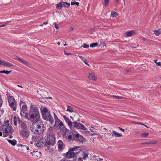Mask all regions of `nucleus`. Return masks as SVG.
Here are the masks:
<instances>
[{
  "label": "nucleus",
  "instance_id": "f257e3e1",
  "mask_svg": "<svg viewBox=\"0 0 161 161\" xmlns=\"http://www.w3.org/2000/svg\"><path fill=\"white\" fill-rule=\"evenodd\" d=\"M45 137L44 146L46 147L45 150L47 151L50 152L51 150L50 147V145L53 146L55 144V138L53 127H49Z\"/></svg>",
  "mask_w": 161,
  "mask_h": 161
},
{
  "label": "nucleus",
  "instance_id": "f03ea898",
  "mask_svg": "<svg viewBox=\"0 0 161 161\" xmlns=\"http://www.w3.org/2000/svg\"><path fill=\"white\" fill-rule=\"evenodd\" d=\"M44 125L41 121L33 122L31 127V131L34 134L39 135L44 131Z\"/></svg>",
  "mask_w": 161,
  "mask_h": 161
},
{
  "label": "nucleus",
  "instance_id": "7ed1b4c3",
  "mask_svg": "<svg viewBox=\"0 0 161 161\" xmlns=\"http://www.w3.org/2000/svg\"><path fill=\"white\" fill-rule=\"evenodd\" d=\"M41 113L44 119L47 121H49L52 125L54 123V119L50 114V111L48 112V109L46 107H43L42 106L41 108Z\"/></svg>",
  "mask_w": 161,
  "mask_h": 161
},
{
  "label": "nucleus",
  "instance_id": "20e7f679",
  "mask_svg": "<svg viewBox=\"0 0 161 161\" xmlns=\"http://www.w3.org/2000/svg\"><path fill=\"white\" fill-rule=\"evenodd\" d=\"M31 121L37 122L40 120V114L38 110L35 108L32 107L30 110L29 114Z\"/></svg>",
  "mask_w": 161,
  "mask_h": 161
},
{
  "label": "nucleus",
  "instance_id": "39448f33",
  "mask_svg": "<svg viewBox=\"0 0 161 161\" xmlns=\"http://www.w3.org/2000/svg\"><path fill=\"white\" fill-rule=\"evenodd\" d=\"M54 117L55 120V123L53 128L56 130H60L63 132L66 131V129L64 127L63 122L59 119L56 114L53 112Z\"/></svg>",
  "mask_w": 161,
  "mask_h": 161
},
{
  "label": "nucleus",
  "instance_id": "423d86ee",
  "mask_svg": "<svg viewBox=\"0 0 161 161\" xmlns=\"http://www.w3.org/2000/svg\"><path fill=\"white\" fill-rule=\"evenodd\" d=\"M12 127L11 126L4 125L1 127L0 130L3 133V136L6 137L7 135H9L13 132L12 130Z\"/></svg>",
  "mask_w": 161,
  "mask_h": 161
},
{
  "label": "nucleus",
  "instance_id": "0eeeda50",
  "mask_svg": "<svg viewBox=\"0 0 161 161\" xmlns=\"http://www.w3.org/2000/svg\"><path fill=\"white\" fill-rule=\"evenodd\" d=\"M9 105L14 111L16 110L17 104L14 97L13 96L10 97L8 99Z\"/></svg>",
  "mask_w": 161,
  "mask_h": 161
},
{
  "label": "nucleus",
  "instance_id": "6e6552de",
  "mask_svg": "<svg viewBox=\"0 0 161 161\" xmlns=\"http://www.w3.org/2000/svg\"><path fill=\"white\" fill-rule=\"evenodd\" d=\"M65 157L66 158L68 159L74 158L75 157L76 158V156L71 149V148H69L68 152L65 153Z\"/></svg>",
  "mask_w": 161,
  "mask_h": 161
},
{
  "label": "nucleus",
  "instance_id": "1a4fd4ad",
  "mask_svg": "<svg viewBox=\"0 0 161 161\" xmlns=\"http://www.w3.org/2000/svg\"><path fill=\"white\" fill-rule=\"evenodd\" d=\"M72 123L73 124L74 127L78 129L83 130H87L83 125L80 123L73 122Z\"/></svg>",
  "mask_w": 161,
  "mask_h": 161
},
{
  "label": "nucleus",
  "instance_id": "9d476101",
  "mask_svg": "<svg viewBox=\"0 0 161 161\" xmlns=\"http://www.w3.org/2000/svg\"><path fill=\"white\" fill-rule=\"evenodd\" d=\"M19 134L20 136L25 139H28L30 135L29 131L28 129L23 131L20 130Z\"/></svg>",
  "mask_w": 161,
  "mask_h": 161
},
{
  "label": "nucleus",
  "instance_id": "9b49d317",
  "mask_svg": "<svg viewBox=\"0 0 161 161\" xmlns=\"http://www.w3.org/2000/svg\"><path fill=\"white\" fill-rule=\"evenodd\" d=\"M74 140L76 141H78L80 142H82L84 140L83 137L81 135H79L78 132H75L74 134Z\"/></svg>",
  "mask_w": 161,
  "mask_h": 161
},
{
  "label": "nucleus",
  "instance_id": "f8f14e48",
  "mask_svg": "<svg viewBox=\"0 0 161 161\" xmlns=\"http://www.w3.org/2000/svg\"><path fill=\"white\" fill-rule=\"evenodd\" d=\"M88 78L91 80L96 81L97 80V77L94 73L93 72L89 73L88 74Z\"/></svg>",
  "mask_w": 161,
  "mask_h": 161
},
{
  "label": "nucleus",
  "instance_id": "ddd939ff",
  "mask_svg": "<svg viewBox=\"0 0 161 161\" xmlns=\"http://www.w3.org/2000/svg\"><path fill=\"white\" fill-rule=\"evenodd\" d=\"M57 145L58 146V151H62L64 146V145L63 142L61 140H58Z\"/></svg>",
  "mask_w": 161,
  "mask_h": 161
},
{
  "label": "nucleus",
  "instance_id": "4468645a",
  "mask_svg": "<svg viewBox=\"0 0 161 161\" xmlns=\"http://www.w3.org/2000/svg\"><path fill=\"white\" fill-rule=\"evenodd\" d=\"M80 147H75L73 148H71V149L72 151L74 153L75 156L77 155L81 151L80 149H79Z\"/></svg>",
  "mask_w": 161,
  "mask_h": 161
},
{
  "label": "nucleus",
  "instance_id": "2eb2a0df",
  "mask_svg": "<svg viewBox=\"0 0 161 161\" xmlns=\"http://www.w3.org/2000/svg\"><path fill=\"white\" fill-rule=\"evenodd\" d=\"M136 34L135 30H132L130 31H127L125 33V35L126 37H129L134 35Z\"/></svg>",
  "mask_w": 161,
  "mask_h": 161
},
{
  "label": "nucleus",
  "instance_id": "dca6fc26",
  "mask_svg": "<svg viewBox=\"0 0 161 161\" xmlns=\"http://www.w3.org/2000/svg\"><path fill=\"white\" fill-rule=\"evenodd\" d=\"M64 119L66 122L67 123L68 125L70 128L72 127V123L69 120V119L65 115H64L63 116Z\"/></svg>",
  "mask_w": 161,
  "mask_h": 161
},
{
  "label": "nucleus",
  "instance_id": "f3484780",
  "mask_svg": "<svg viewBox=\"0 0 161 161\" xmlns=\"http://www.w3.org/2000/svg\"><path fill=\"white\" fill-rule=\"evenodd\" d=\"M19 127L20 128V130H27V126L26 124L23 122H22L20 124Z\"/></svg>",
  "mask_w": 161,
  "mask_h": 161
},
{
  "label": "nucleus",
  "instance_id": "a211bd4d",
  "mask_svg": "<svg viewBox=\"0 0 161 161\" xmlns=\"http://www.w3.org/2000/svg\"><path fill=\"white\" fill-rule=\"evenodd\" d=\"M16 59L26 66H29V65H31V64L28 62L23 59L19 57H17Z\"/></svg>",
  "mask_w": 161,
  "mask_h": 161
},
{
  "label": "nucleus",
  "instance_id": "6ab92c4d",
  "mask_svg": "<svg viewBox=\"0 0 161 161\" xmlns=\"http://www.w3.org/2000/svg\"><path fill=\"white\" fill-rule=\"evenodd\" d=\"M13 121L14 124L16 126H17V123L20 124V119L18 117H14V118Z\"/></svg>",
  "mask_w": 161,
  "mask_h": 161
},
{
  "label": "nucleus",
  "instance_id": "aec40b11",
  "mask_svg": "<svg viewBox=\"0 0 161 161\" xmlns=\"http://www.w3.org/2000/svg\"><path fill=\"white\" fill-rule=\"evenodd\" d=\"M111 134L112 136L115 137H119L122 136V135L121 134L118 133L114 130L112 131V133Z\"/></svg>",
  "mask_w": 161,
  "mask_h": 161
},
{
  "label": "nucleus",
  "instance_id": "412c9836",
  "mask_svg": "<svg viewBox=\"0 0 161 161\" xmlns=\"http://www.w3.org/2000/svg\"><path fill=\"white\" fill-rule=\"evenodd\" d=\"M91 128L90 129V130L91 131V132H93V133L92 134V136L93 135H98V134L97 133V131L96 130L95 128H94L92 127H91Z\"/></svg>",
  "mask_w": 161,
  "mask_h": 161
},
{
  "label": "nucleus",
  "instance_id": "4be33fe9",
  "mask_svg": "<svg viewBox=\"0 0 161 161\" xmlns=\"http://www.w3.org/2000/svg\"><path fill=\"white\" fill-rule=\"evenodd\" d=\"M154 34L157 36H158L161 34V29H159L156 30L154 31Z\"/></svg>",
  "mask_w": 161,
  "mask_h": 161
},
{
  "label": "nucleus",
  "instance_id": "5701e85b",
  "mask_svg": "<svg viewBox=\"0 0 161 161\" xmlns=\"http://www.w3.org/2000/svg\"><path fill=\"white\" fill-rule=\"evenodd\" d=\"M7 141L10 143L13 146H15L16 144L17 141L15 140H12L9 139H7Z\"/></svg>",
  "mask_w": 161,
  "mask_h": 161
},
{
  "label": "nucleus",
  "instance_id": "b1692460",
  "mask_svg": "<svg viewBox=\"0 0 161 161\" xmlns=\"http://www.w3.org/2000/svg\"><path fill=\"white\" fill-rule=\"evenodd\" d=\"M2 65H3L5 66L9 67H12L13 65L9 63H6L4 61H3V63Z\"/></svg>",
  "mask_w": 161,
  "mask_h": 161
},
{
  "label": "nucleus",
  "instance_id": "393cba45",
  "mask_svg": "<svg viewBox=\"0 0 161 161\" xmlns=\"http://www.w3.org/2000/svg\"><path fill=\"white\" fill-rule=\"evenodd\" d=\"M43 145H44V143L42 141H40L38 142L36 144V146L39 147H42Z\"/></svg>",
  "mask_w": 161,
  "mask_h": 161
},
{
  "label": "nucleus",
  "instance_id": "a878e982",
  "mask_svg": "<svg viewBox=\"0 0 161 161\" xmlns=\"http://www.w3.org/2000/svg\"><path fill=\"white\" fill-rule=\"evenodd\" d=\"M75 132H74L73 133H71V134L69 135L67 137L68 138L69 140H73L74 139V134L75 133Z\"/></svg>",
  "mask_w": 161,
  "mask_h": 161
},
{
  "label": "nucleus",
  "instance_id": "bb28decb",
  "mask_svg": "<svg viewBox=\"0 0 161 161\" xmlns=\"http://www.w3.org/2000/svg\"><path fill=\"white\" fill-rule=\"evenodd\" d=\"M56 8L57 9H58L59 10L61 9V8H62V7H63L62 4V2H60L59 3H58L56 5Z\"/></svg>",
  "mask_w": 161,
  "mask_h": 161
},
{
  "label": "nucleus",
  "instance_id": "cd10ccee",
  "mask_svg": "<svg viewBox=\"0 0 161 161\" xmlns=\"http://www.w3.org/2000/svg\"><path fill=\"white\" fill-rule=\"evenodd\" d=\"M62 6L64 7L68 8L70 6V3L66 2H62Z\"/></svg>",
  "mask_w": 161,
  "mask_h": 161
},
{
  "label": "nucleus",
  "instance_id": "c85d7f7f",
  "mask_svg": "<svg viewBox=\"0 0 161 161\" xmlns=\"http://www.w3.org/2000/svg\"><path fill=\"white\" fill-rule=\"evenodd\" d=\"M119 14L115 12L112 11L111 12L110 16L111 17H113L117 16Z\"/></svg>",
  "mask_w": 161,
  "mask_h": 161
},
{
  "label": "nucleus",
  "instance_id": "c756f323",
  "mask_svg": "<svg viewBox=\"0 0 161 161\" xmlns=\"http://www.w3.org/2000/svg\"><path fill=\"white\" fill-rule=\"evenodd\" d=\"M67 111H69V112H74L73 108L69 105L67 106V109L66 110Z\"/></svg>",
  "mask_w": 161,
  "mask_h": 161
},
{
  "label": "nucleus",
  "instance_id": "7c9ffc66",
  "mask_svg": "<svg viewBox=\"0 0 161 161\" xmlns=\"http://www.w3.org/2000/svg\"><path fill=\"white\" fill-rule=\"evenodd\" d=\"M12 72V70L10 71H8V70H2L0 71V73H5L7 75L9 73H11Z\"/></svg>",
  "mask_w": 161,
  "mask_h": 161
},
{
  "label": "nucleus",
  "instance_id": "2f4dec72",
  "mask_svg": "<svg viewBox=\"0 0 161 161\" xmlns=\"http://www.w3.org/2000/svg\"><path fill=\"white\" fill-rule=\"evenodd\" d=\"M27 109V106L26 105L24 104L22 106L21 110L24 113L25 111H26Z\"/></svg>",
  "mask_w": 161,
  "mask_h": 161
},
{
  "label": "nucleus",
  "instance_id": "473e14b6",
  "mask_svg": "<svg viewBox=\"0 0 161 161\" xmlns=\"http://www.w3.org/2000/svg\"><path fill=\"white\" fill-rule=\"evenodd\" d=\"M24 146L25 145H22L21 144H17V146L19 147L18 148V150H23V146Z\"/></svg>",
  "mask_w": 161,
  "mask_h": 161
},
{
  "label": "nucleus",
  "instance_id": "72a5a7b5",
  "mask_svg": "<svg viewBox=\"0 0 161 161\" xmlns=\"http://www.w3.org/2000/svg\"><path fill=\"white\" fill-rule=\"evenodd\" d=\"M149 135V133L147 132L142 133L141 134V137H147Z\"/></svg>",
  "mask_w": 161,
  "mask_h": 161
},
{
  "label": "nucleus",
  "instance_id": "f704fd0d",
  "mask_svg": "<svg viewBox=\"0 0 161 161\" xmlns=\"http://www.w3.org/2000/svg\"><path fill=\"white\" fill-rule=\"evenodd\" d=\"M148 145L149 144H155L157 143V141L155 140H153L150 141L148 142Z\"/></svg>",
  "mask_w": 161,
  "mask_h": 161
},
{
  "label": "nucleus",
  "instance_id": "c9c22d12",
  "mask_svg": "<svg viewBox=\"0 0 161 161\" xmlns=\"http://www.w3.org/2000/svg\"><path fill=\"white\" fill-rule=\"evenodd\" d=\"M81 47L84 48H87L89 47V46L88 45H87L85 43H83L81 46Z\"/></svg>",
  "mask_w": 161,
  "mask_h": 161
},
{
  "label": "nucleus",
  "instance_id": "e433bc0d",
  "mask_svg": "<svg viewBox=\"0 0 161 161\" xmlns=\"http://www.w3.org/2000/svg\"><path fill=\"white\" fill-rule=\"evenodd\" d=\"M98 44L97 43H95L92 44L90 45V47H96L97 46Z\"/></svg>",
  "mask_w": 161,
  "mask_h": 161
},
{
  "label": "nucleus",
  "instance_id": "4c0bfd02",
  "mask_svg": "<svg viewBox=\"0 0 161 161\" xmlns=\"http://www.w3.org/2000/svg\"><path fill=\"white\" fill-rule=\"evenodd\" d=\"M109 2V0H104V4L105 7H107Z\"/></svg>",
  "mask_w": 161,
  "mask_h": 161
},
{
  "label": "nucleus",
  "instance_id": "58836bf2",
  "mask_svg": "<svg viewBox=\"0 0 161 161\" xmlns=\"http://www.w3.org/2000/svg\"><path fill=\"white\" fill-rule=\"evenodd\" d=\"M88 154L85 153H84L83 154V159H86V158L88 157Z\"/></svg>",
  "mask_w": 161,
  "mask_h": 161
},
{
  "label": "nucleus",
  "instance_id": "ea45409f",
  "mask_svg": "<svg viewBox=\"0 0 161 161\" xmlns=\"http://www.w3.org/2000/svg\"><path fill=\"white\" fill-rule=\"evenodd\" d=\"M23 150L26 149L27 150H29V147H26L25 145L24 146H23Z\"/></svg>",
  "mask_w": 161,
  "mask_h": 161
},
{
  "label": "nucleus",
  "instance_id": "a19ab883",
  "mask_svg": "<svg viewBox=\"0 0 161 161\" xmlns=\"http://www.w3.org/2000/svg\"><path fill=\"white\" fill-rule=\"evenodd\" d=\"M54 26L56 29L58 30L59 29V27H58V25L56 24V23H54Z\"/></svg>",
  "mask_w": 161,
  "mask_h": 161
},
{
  "label": "nucleus",
  "instance_id": "79ce46f5",
  "mask_svg": "<svg viewBox=\"0 0 161 161\" xmlns=\"http://www.w3.org/2000/svg\"><path fill=\"white\" fill-rule=\"evenodd\" d=\"M83 62H84V63H85V64L87 65H88V66H89L90 65L89 64L86 62V61H87V60L85 58L83 60Z\"/></svg>",
  "mask_w": 161,
  "mask_h": 161
},
{
  "label": "nucleus",
  "instance_id": "37998d69",
  "mask_svg": "<svg viewBox=\"0 0 161 161\" xmlns=\"http://www.w3.org/2000/svg\"><path fill=\"white\" fill-rule=\"evenodd\" d=\"M113 97H116L118 99H120V98H123V97L120 96H113Z\"/></svg>",
  "mask_w": 161,
  "mask_h": 161
},
{
  "label": "nucleus",
  "instance_id": "c03bdc74",
  "mask_svg": "<svg viewBox=\"0 0 161 161\" xmlns=\"http://www.w3.org/2000/svg\"><path fill=\"white\" fill-rule=\"evenodd\" d=\"M9 121L8 120H7L6 122H5V124H6V125L9 126Z\"/></svg>",
  "mask_w": 161,
  "mask_h": 161
},
{
  "label": "nucleus",
  "instance_id": "a18cd8bd",
  "mask_svg": "<svg viewBox=\"0 0 161 161\" xmlns=\"http://www.w3.org/2000/svg\"><path fill=\"white\" fill-rule=\"evenodd\" d=\"M156 64L158 66H161V62H158L156 63Z\"/></svg>",
  "mask_w": 161,
  "mask_h": 161
},
{
  "label": "nucleus",
  "instance_id": "49530a36",
  "mask_svg": "<svg viewBox=\"0 0 161 161\" xmlns=\"http://www.w3.org/2000/svg\"><path fill=\"white\" fill-rule=\"evenodd\" d=\"M78 57L81 59V60L82 61H83L85 58H84L83 57L81 56H80L79 55H78Z\"/></svg>",
  "mask_w": 161,
  "mask_h": 161
},
{
  "label": "nucleus",
  "instance_id": "de8ad7c7",
  "mask_svg": "<svg viewBox=\"0 0 161 161\" xmlns=\"http://www.w3.org/2000/svg\"><path fill=\"white\" fill-rule=\"evenodd\" d=\"M118 128H119L120 130H121L122 131H123V132H124V131H125V130H124V129H122V128H121V127H118Z\"/></svg>",
  "mask_w": 161,
  "mask_h": 161
},
{
  "label": "nucleus",
  "instance_id": "09e8293b",
  "mask_svg": "<svg viewBox=\"0 0 161 161\" xmlns=\"http://www.w3.org/2000/svg\"><path fill=\"white\" fill-rule=\"evenodd\" d=\"M76 2H71V5H75V4H76L75 3H76Z\"/></svg>",
  "mask_w": 161,
  "mask_h": 161
},
{
  "label": "nucleus",
  "instance_id": "8fccbe9b",
  "mask_svg": "<svg viewBox=\"0 0 161 161\" xmlns=\"http://www.w3.org/2000/svg\"><path fill=\"white\" fill-rule=\"evenodd\" d=\"M103 44L104 45V46H103V47H106V43H105V42L103 41Z\"/></svg>",
  "mask_w": 161,
  "mask_h": 161
},
{
  "label": "nucleus",
  "instance_id": "3c124183",
  "mask_svg": "<svg viewBox=\"0 0 161 161\" xmlns=\"http://www.w3.org/2000/svg\"><path fill=\"white\" fill-rule=\"evenodd\" d=\"M148 142H143V143H142V145H145V144H148Z\"/></svg>",
  "mask_w": 161,
  "mask_h": 161
},
{
  "label": "nucleus",
  "instance_id": "603ef678",
  "mask_svg": "<svg viewBox=\"0 0 161 161\" xmlns=\"http://www.w3.org/2000/svg\"><path fill=\"white\" fill-rule=\"evenodd\" d=\"M78 161H83L82 159L81 158H78Z\"/></svg>",
  "mask_w": 161,
  "mask_h": 161
},
{
  "label": "nucleus",
  "instance_id": "864d4df0",
  "mask_svg": "<svg viewBox=\"0 0 161 161\" xmlns=\"http://www.w3.org/2000/svg\"><path fill=\"white\" fill-rule=\"evenodd\" d=\"M48 24V22L46 21V22H44V23H43V25H46V24Z\"/></svg>",
  "mask_w": 161,
  "mask_h": 161
},
{
  "label": "nucleus",
  "instance_id": "5fc2aeb1",
  "mask_svg": "<svg viewBox=\"0 0 161 161\" xmlns=\"http://www.w3.org/2000/svg\"><path fill=\"white\" fill-rule=\"evenodd\" d=\"M6 25H5V24H3L1 25H0V27H4Z\"/></svg>",
  "mask_w": 161,
  "mask_h": 161
},
{
  "label": "nucleus",
  "instance_id": "6e6d98bb",
  "mask_svg": "<svg viewBox=\"0 0 161 161\" xmlns=\"http://www.w3.org/2000/svg\"><path fill=\"white\" fill-rule=\"evenodd\" d=\"M75 4L77 6H79V3L78 2H76Z\"/></svg>",
  "mask_w": 161,
  "mask_h": 161
},
{
  "label": "nucleus",
  "instance_id": "4d7b16f0",
  "mask_svg": "<svg viewBox=\"0 0 161 161\" xmlns=\"http://www.w3.org/2000/svg\"><path fill=\"white\" fill-rule=\"evenodd\" d=\"M3 61H2V60H0V65H2V63H3Z\"/></svg>",
  "mask_w": 161,
  "mask_h": 161
},
{
  "label": "nucleus",
  "instance_id": "13d9d810",
  "mask_svg": "<svg viewBox=\"0 0 161 161\" xmlns=\"http://www.w3.org/2000/svg\"><path fill=\"white\" fill-rule=\"evenodd\" d=\"M133 123H134V124H139H139H140V123L136 122H133Z\"/></svg>",
  "mask_w": 161,
  "mask_h": 161
},
{
  "label": "nucleus",
  "instance_id": "bf43d9fd",
  "mask_svg": "<svg viewBox=\"0 0 161 161\" xmlns=\"http://www.w3.org/2000/svg\"><path fill=\"white\" fill-rule=\"evenodd\" d=\"M17 86L18 87H20V88H23V87H22V86H20V85H18Z\"/></svg>",
  "mask_w": 161,
  "mask_h": 161
},
{
  "label": "nucleus",
  "instance_id": "052dcab7",
  "mask_svg": "<svg viewBox=\"0 0 161 161\" xmlns=\"http://www.w3.org/2000/svg\"><path fill=\"white\" fill-rule=\"evenodd\" d=\"M46 98H49V99H52V97H45Z\"/></svg>",
  "mask_w": 161,
  "mask_h": 161
},
{
  "label": "nucleus",
  "instance_id": "680f3d73",
  "mask_svg": "<svg viewBox=\"0 0 161 161\" xmlns=\"http://www.w3.org/2000/svg\"><path fill=\"white\" fill-rule=\"evenodd\" d=\"M71 54L70 53H67L66 55H71Z\"/></svg>",
  "mask_w": 161,
  "mask_h": 161
},
{
  "label": "nucleus",
  "instance_id": "e2e57ef3",
  "mask_svg": "<svg viewBox=\"0 0 161 161\" xmlns=\"http://www.w3.org/2000/svg\"><path fill=\"white\" fill-rule=\"evenodd\" d=\"M154 62L156 63H157L158 62H157V59H156V60H154Z\"/></svg>",
  "mask_w": 161,
  "mask_h": 161
},
{
  "label": "nucleus",
  "instance_id": "0e129e2a",
  "mask_svg": "<svg viewBox=\"0 0 161 161\" xmlns=\"http://www.w3.org/2000/svg\"><path fill=\"white\" fill-rule=\"evenodd\" d=\"M2 132H1L0 131V136H2Z\"/></svg>",
  "mask_w": 161,
  "mask_h": 161
},
{
  "label": "nucleus",
  "instance_id": "69168bd1",
  "mask_svg": "<svg viewBox=\"0 0 161 161\" xmlns=\"http://www.w3.org/2000/svg\"><path fill=\"white\" fill-rule=\"evenodd\" d=\"M70 30H71V31H72V30H73V28L72 27H71Z\"/></svg>",
  "mask_w": 161,
  "mask_h": 161
},
{
  "label": "nucleus",
  "instance_id": "338daca9",
  "mask_svg": "<svg viewBox=\"0 0 161 161\" xmlns=\"http://www.w3.org/2000/svg\"><path fill=\"white\" fill-rule=\"evenodd\" d=\"M57 43L58 45H60V43L59 42H58Z\"/></svg>",
  "mask_w": 161,
  "mask_h": 161
},
{
  "label": "nucleus",
  "instance_id": "774afa93",
  "mask_svg": "<svg viewBox=\"0 0 161 161\" xmlns=\"http://www.w3.org/2000/svg\"><path fill=\"white\" fill-rule=\"evenodd\" d=\"M61 161H70L69 160L65 161L64 160H63Z\"/></svg>",
  "mask_w": 161,
  "mask_h": 161
}]
</instances>
